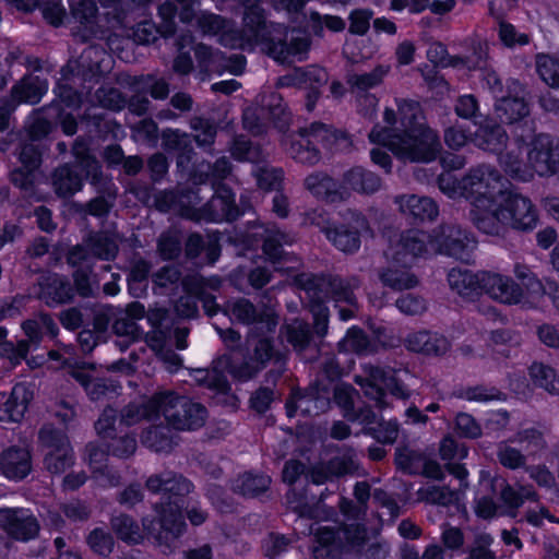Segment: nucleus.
I'll return each mask as SVG.
<instances>
[{
  "mask_svg": "<svg viewBox=\"0 0 559 559\" xmlns=\"http://www.w3.org/2000/svg\"><path fill=\"white\" fill-rule=\"evenodd\" d=\"M396 110L385 107L383 123L376 124L369 140L390 150L403 162L430 163L441 152L438 133L424 123V115L417 102L396 98Z\"/></svg>",
  "mask_w": 559,
  "mask_h": 559,
  "instance_id": "obj_1",
  "label": "nucleus"
},
{
  "mask_svg": "<svg viewBox=\"0 0 559 559\" xmlns=\"http://www.w3.org/2000/svg\"><path fill=\"white\" fill-rule=\"evenodd\" d=\"M146 487L152 492H163L164 497L160 506L155 507L157 518L143 519V526L160 546L170 548L171 543L183 532L182 497L191 491L192 485L182 476L165 472L151 476L146 480Z\"/></svg>",
  "mask_w": 559,
  "mask_h": 559,
  "instance_id": "obj_2",
  "label": "nucleus"
},
{
  "mask_svg": "<svg viewBox=\"0 0 559 559\" xmlns=\"http://www.w3.org/2000/svg\"><path fill=\"white\" fill-rule=\"evenodd\" d=\"M427 239L425 231L412 229L391 240L385 250L390 266L379 273L384 286L393 290L411 289L417 286L418 278L409 267L417 258L428 254Z\"/></svg>",
  "mask_w": 559,
  "mask_h": 559,
  "instance_id": "obj_3",
  "label": "nucleus"
},
{
  "mask_svg": "<svg viewBox=\"0 0 559 559\" xmlns=\"http://www.w3.org/2000/svg\"><path fill=\"white\" fill-rule=\"evenodd\" d=\"M200 202L201 199L195 191L180 192L178 195L171 191H165L156 198L158 210L166 212L174 209L181 216L194 221H231L238 215L234 193L224 186L215 190V194L207 204L199 206Z\"/></svg>",
  "mask_w": 559,
  "mask_h": 559,
  "instance_id": "obj_4",
  "label": "nucleus"
},
{
  "mask_svg": "<svg viewBox=\"0 0 559 559\" xmlns=\"http://www.w3.org/2000/svg\"><path fill=\"white\" fill-rule=\"evenodd\" d=\"M248 344L252 352L248 360L240 365L231 362L228 356H223L213 362L211 369H195L191 372L192 378L200 385L211 390L225 392L228 389V382L224 374L225 369L239 380H249L262 370L274 356L272 342L267 337L257 338L250 336Z\"/></svg>",
  "mask_w": 559,
  "mask_h": 559,
  "instance_id": "obj_5",
  "label": "nucleus"
},
{
  "mask_svg": "<svg viewBox=\"0 0 559 559\" xmlns=\"http://www.w3.org/2000/svg\"><path fill=\"white\" fill-rule=\"evenodd\" d=\"M486 219H481L479 231L489 236H504L509 228L523 231L537 226L538 214L532 201L507 190Z\"/></svg>",
  "mask_w": 559,
  "mask_h": 559,
  "instance_id": "obj_6",
  "label": "nucleus"
},
{
  "mask_svg": "<svg viewBox=\"0 0 559 559\" xmlns=\"http://www.w3.org/2000/svg\"><path fill=\"white\" fill-rule=\"evenodd\" d=\"M260 2L261 0H243L247 9L245 22L250 32L247 37L234 29L230 22L212 13H202L198 17V24L204 34L218 36L223 46L243 49L250 41L260 43L266 39L267 25L258 7Z\"/></svg>",
  "mask_w": 559,
  "mask_h": 559,
  "instance_id": "obj_7",
  "label": "nucleus"
},
{
  "mask_svg": "<svg viewBox=\"0 0 559 559\" xmlns=\"http://www.w3.org/2000/svg\"><path fill=\"white\" fill-rule=\"evenodd\" d=\"M465 185L471 203L469 218L478 229L481 219L487 218L508 189L499 170L486 164L471 168L465 176Z\"/></svg>",
  "mask_w": 559,
  "mask_h": 559,
  "instance_id": "obj_8",
  "label": "nucleus"
},
{
  "mask_svg": "<svg viewBox=\"0 0 559 559\" xmlns=\"http://www.w3.org/2000/svg\"><path fill=\"white\" fill-rule=\"evenodd\" d=\"M159 415L167 426L179 431H190L201 428L206 419V409L200 403L173 391L157 393Z\"/></svg>",
  "mask_w": 559,
  "mask_h": 559,
  "instance_id": "obj_9",
  "label": "nucleus"
},
{
  "mask_svg": "<svg viewBox=\"0 0 559 559\" xmlns=\"http://www.w3.org/2000/svg\"><path fill=\"white\" fill-rule=\"evenodd\" d=\"M365 373L366 377H356V382L360 385L365 395L373 401L378 408L383 409L390 406L385 390H389L391 395L401 400H407L411 396V391L397 376L396 371L366 366Z\"/></svg>",
  "mask_w": 559,
  "mask_h": 559,
  "instance_id": "obj_10",
  "label": "nucleus"
},
{
  "mask_svg": "<svg viewBox=\"0 0 559 559\" xmlns=\"http://www.w3.org/2000/svg\"><path fill=\"white\" fill-rule=\"evenodd\" d=\"M73 153L76 164L73 167L61 166L55 170L52 176L55 191L61 198L71 197L82 189L83 180L79 171H84L86 176H92L94 179L99 175L97 160L86 153L84 145L76 143Z\"/></svg>",
  "mask_w": 559,
  "mask_h": 559,
  "instance_id": "obj_11",
  "label": "nucleus"
},
{
  "mask_svg": "<svg viewBox=\"0 0 559 559\" xmlns=\"http://www.w3.org/2000/svg\"><path fill=\"white\" fill-rule=\"evenodd\" d=\"M308 219L310 224L319 226L326 238L343 252L357 251L360 247L359 236L369 230L366 218L353 211H347L345 216L348 226L341 225L331 228L325 225L322 215L317 212L309 214Z\"/></svg>",
  "mask_w": 559,
  "mask_h": 559,
  "instance_id": "obj_12",
  "label": "nucleus"
},
{
  "mask_svg": "<svg viewBox=\"0 0 559 559\" xmlns=\"http://www.w3.org/2000/svg\"><path fill=\"white\" fill-rule=\"evenodd\" d=\"M425 234L428 236L426 240L428 253L438 252L460 260H466L476 248L475 238L455 225H441L431 235Z\"/></svg>",
  "mask_w": 559,
  "mask_h": 559,
  "instance_id": "obj_13",
  "label": "nucleus"
},
{
  "mask_svg": "<svg viewBox=\"0 0 559 559\" xmlns=\"http://www.w3.org/2000/svg\"><path fill=\"white\" fill-rule=\"evenodd\" d=\"M480 283L481 293L492 300L507 306L521 305L527 308L524 289L509 275L481 271Z\"/></svg>",
  "mask_w": 559,
  "mask_h": 559,
  "instance_id": "obj_14",
  "label": "nucleus"
},
{
  "mask_svg": "<svg viewBox=\"0 0 559 559\" xmlns=\"http://www.w3.org/2000/svg\"><path fill=\"white\" fill-rule=\"evenodd\" d=\"M39 438L47 448L45 466L50 473L61 474L73 464V451L64 433L45 427L40 430Z\"/></svg>",
  "mask_w": 559,
  "mask_h": 559,
  "instance_id": "obj_15",
  "label": "nucleus"
},
{
  "mask_svg": "<svg viewBox=\"0 0 559 559\" xmlns=\"http://www.w3.org/2000/svg\"><path fill=\"white\" fill-rule=\"evenodd\" d=\"M0 528L16 540L28 542L38 535L40 525L28 509L1 508Z\"/></svg>",
  "mask_w": 559,
  "mask_h": 559,
  "instance_id": "obj_16",
  "label": "nucleus"
},
{
  "mask_svg": "<svg viewBox=\"0 0 559 559\" xmlns=\"http://www.w3.org/2000/svg\"><path fill=\"white\" fill-rule=\"evenodd\" d=\"M525 153L532 176L551 175L559 167V151L554 147L551 139L546 134L532 136Z\"/></svg>",
  "mask_w": 559,
  "mask_h": 559,
  "instance_id": "obj_17",
  "label": "nucleus"
},
{
  "mask_svg": "<svg viewBox=\"0 0 559 559\" xmlns=\"http://www.w3.org/2000/svg\"><path fill=\"white\" fill-rule=\"evenodd\" d=\"M227 311L239 322L254 324L261 331L272 332L277 325V318L273 308L265 306L255 308L247 299L229 302Z\"/></svg>",
  "mask_w": 559,
  "mask_h": 559,
  "instance_id": "obj_18",
  "label": "nucleus"
},
{
  "mask_svg": "<svg viewBox=\"0 0 559 559\" xmlns=\"http://www.w3.org/2000/svg\"><path fill=\"white\" fill-rule=\"evenodd\" d=\"M507 88L508 95L498 97L495 108L501 121L513 123L526 117L530 108L525 100V90L518 81H509Z\"/></svg>",
  "mask_w": 559,
  "mask_h": 559,
  "instance_id": "obj_19",
  "label": "nucleus"
},
{
  "mask_svg": "<svg viewBox=\"0 0 559 559\" xmlns=\"http://www.w3.org/2000/svg\"><path fill=\"white\" fill-rule=\"evenodd\" d=\"M527 143L521 136L507 145L506 152L501 151L499 153V164L504 171L510 177L522 181L532 179V171L525 153Z\"/></svg>",
  "mask_w": 559,
  "mask_h": 559,
  "instance_id": "obj_20",
  "label": "nucleus"
},
{
  "mask_svg": "<svg viewBox=\"0 0 559 559\" xmlns=\"http://www.w3.org/2000/svg\"><path fill=\"white\" fill-rule=\"evenodd\" d=\"M400 212L414 219L432 221L439 214L437 203L428 198L416 194H405L395 198Z\"/></svg>",
  "mask_w": 559,
  "mask_h": 559,
  "instance_id": "obj_21",
  "label": "nucleus"
},
{
  "mask_svg": "<svg viewBox=\"0 0 559 559\" xmlns=\"http://www.w3.org/2000/svg\"><path fill=\"white\" fill-rule=\"evenodd\" d=\"M85 460L100 487H115L120 483V475L108 468L106 464L107 453L99 447L90 443L86 447Z\"/></svg>",
  "mask_w": 559,
  "mask_h": 559,
  "instance_id": "obj_22",
  "label": "nucleus"
},
{
  "mask_svg": "<svg viewBox=\"0 0 559 559\" xmlns=\"http://www.w3.org/2000/svg\"><path fill=\"white\" fill-rule=\"evenodd\" d=\"M472 142L483 151L499 154L507 146L508 134L500 124L486 119L476 130Z\"/></svg>",
  "mask_w": 559,
  "mask_h": 559,
  "instance_id": "obj_23",
  "label": "nucleus"
},
{
  "mask_svg": "<svg viewBox=\"0 0 559 559\" xmlns=\"http://www.w3.org/2000/svg\"><path fill=\"white\" fill-rule=\"evenodd\" d=\"M404 344L408 350L426 355H441L449 349V342L444 336L428 331L409 333Z\"/></svg>",
  "mask_w": 559,
  "mask_h": 559,
  "instance_id": "obj_24",
  "label": "nucleus"
},
{
  "mask_svg": "<svg viewBox=\"0 0 559 559\" xmlns=\"http://www.w3.org/2000/svg\"><path fill=\"white\" fill-rule=\"evenodd\" d=\"M0 468L9 479H23L32 469L29 452L19 448L8 449L0 455Z\"/></svg>",
  "mask_w": 559,
  "mask_h": 559,
  "instance_id": "obj_25",
  "label": "nucleus"
},
{
  "mask_svg": "<svg viewBox=\"0 0 559 559\" xmlns=\"http://www.w3.org/2000/svg\"><path fill=\"white\" fill-rule=\"evenodd\" d=\"M309 48V40L306 36L295 35L293 32L289 36V44L285 41L270 40L267 45L269 55L278 62H290L295 59L302 60L304 55Z\"/></svg>",
  "mask_w": 559,
  "mask_h": 559,
  "instance_id": "obj_26",
  "label": "nucleus"
},
{
  "mask_svg": "<svg viewBox=\"0 0 559 559\" xmlns=\"http://www.w3.org/2000/svg\"><path fill=\"white\" fill-rule=\"evenodd\" d=\"M358 469V463L353 454H343L332 459L326 465L317 466L311 472L313 484L321 485L332 477L354 474Z\"/></svg>",
  "mask_w": 559,
  "mask_h": 559,
  "instance_id": "obj_27",
  "label": "nucleus"
},
{
  "mask_svg": "<svg viewBox=\"0 0 559 559\" xmlns=\"http://www.w3.org/2000/svg\"><path fill=\"white\" fill-rule=\"evenodd\" d=\"M33 399V390L25 383L16 384L10 397L0 408V421H19L23 418L29 402Z\"/></svg>",
  "mask_w": 559,
  "mask_h": 559,
  "instance_id": "obj_28",
  "label": "nucleus"
},
{
  "mask_svg": "<svg viewBox=\"0 0 559 559\" xmlns=\"http://www.w3.org/2000/svg\"><path fill=\"white\" fill-rule=\"evenodd\" d=\"M156 400L157 393H155L146 401L133 402L127 405L121 412L119 425L133 426L141 423L144 419H159V402H157Z\"/></svg>",
  "mask_w": 559,
  "mask_h": 559,
  "instance_id": "obj_29",
  "label": "nucleus"
},
{
  "mask_svg": "<svg viewBox=\"0 0 559 559\" xmlns=\"http://www.w3.org/2000/svg\"><path fill=\"white\" fill-rule=\"evenodd\" d=\"M330 405V400L326 394L320 395L317 392L310 391L306 394H294L286 403V411L289 417L294 416L297 411L305 415H318L325 412Z\"/></svg>",
  "mask_w": 559,
  "mask_h": 559,
  "instance_id": "obj_30",
  "label": "nucleus"
},
{
  "mask_svg": "<svg viewBox=\"0 0 559 559\" xmlns=\"http://www.w3.org/2000/svg\"><path fill=\"white\" fill-rule=\"evenodd\" d=\"M307 190L318 199L336 202L345 198L346 192L328 175L314 173L305 179Z\"/></svg>",
  "mask_w": 559,
  "mask_h": 559,
  "instance_id": "obj_31",
  "label": "nucleus"
},
{
  "mask_svg": "<svg viewBox=\"0 0 559 559\" xmlns=\"http://www.w3.org/2000/svg\"><path fill=\"white\" fill-rule=\"evenodd\" d=\"M481 272L472 273L467 270L452 269L448 274L450 288L460 296L467 298L481 293Z\"/></svg>",
  "mask_w": 559,
  "mask_h": 559,
  "instance_id": "obj_32",
  "label": "nucleus"
},
{
  "mask_svg": "<svg viewBox=\"0 0 559 559\" xmlns=\"http://www.w3.org/2000/svg\"><path fill=\"white\" fill-rule=\"evenodd\" d=\"M513 273L521 281L522 288L526 296L527 308L537 307L545 295V288L542 282L532 273L528 266L516 263Z\"/></svg>",
  "mask_w": 559,
  "mask_h": 559,
  "instance_id": "obj_33",
  "label": "nucleus"
},
{
  "mask_svg": "<svg viewBox=\"0 0 559 559\" xmlns=\"http://www.w3.org/2000/svg\"><path fill=\"white\" fill-rule=\"evenodd\" d=\"M293 241L294 237L276 228L266 229L263 241V252L274 265L282 259L290 260V258L284 255L283 246L290 245Z\"/></svg>",
  "mask_w": 559,
  "mask_h": 559,
  "instance_id": "obj_34",
  "label": "nucleus"
},
{
  "mask_svg": "<svg viewBox=\"0 0 559 559\" xmlns=\"http://www.w3.org/2000/svg\"><path fill=\"white\" fill-rule=\"evenodd\" d=\"M355 285L342 278H333L329 282L330 293L336 302H346L349 308H340V318L343 321L350 319L356 309V298L353 292Z\"/></svg>",
  "mask_w": 559,
  "mask_h": 559,
  "instance_id": "obj_35",
  "label": "nucleus"
},
{
  "mask_svg": "<svg viewBox=\"0 0 559 559\" xmlns=\"http://www.w3.org/2000/svg\"><path fill=\"white\" fill-rule=\"evenodd\" d=\"M344 183L362 193H373L381 187L380 178L371 171L356 167L346 173Z\"/></svg>",
  "mask_w": 559,
  "mask_h": 559,
  "instance_id": "obj_36",
  "label": "nucleus"
},
{
  "mask_svg": "<svg viewBox=\"0 0 559 559\" xmlns=\"http://www.w3.org/2000/svg\"><path fill=\"white\" fill-rule=\"evenodd\" d=\"M47 91V83L37 76L24 78L13 88V98L19 102L36 104Z\"/></svg>",
  "mask_w": 559,
  "mask_h": 559,
  "instance_id": "obj_37",
  "label": "nucleus"
},
{
  "mask_svg": "<svg viewBox=\"0 0 559 559\" xmlns=\"http://www.w3.org/2000/svg\"><path fill=\"white\" fill-rule=\"evenodd\" d=\"M390 72L389 66H377L370 72L353 73L348 75L347 83L355 92H366L379 86Z\"/></svg>",
  "mask_w": 559,
  "mask_h": 559,
  "instance_id": "obj_38",
  "label": "nucleus"
},
{
  "mask_svg": "<svg viewBox=\"0 0 559 559\" xmlns=\"http://www.w3.org/2000/svg\"><path fill=\"white\" fill-rule=\"evenodd\" d=\"M86 246L93 257L102 260L114 259L118 252V236L114 234H95L86 239Z\"/></svg>",
  "mask_w": 559,
  "mask_h": 559,
  "instance_id": "obj_39",
  "label": "nucleus"
},
{
  "mask_svg": "<svg viewBox=\"0 0 559 559\" xmlns=\"http://www.w3.org/2000/svg\"><path fill=\"white\" fill-rule=\"evenodd\" d=\"M169 428L168 426L147 428L142 433V443L155 452H169L175 445Z\"/></svg>",
  "mask_w": 559,
  "mask_h": 559,
  "instance_id": "obj_40",
  "label": "nucleus"
},
{
  "mask_svg": "<svg viewBox=\"0 0 559 559\" xmlns=\"http://www.w3.org/2000/svg\"><path fill=\"white\" fill-rule=\"evenodd\" d=\"M110 524L116 535L124 543L140 544L144 538L139 524L129 515H117L111 519Z\"/></svg>",
  "mask_w": 559,
  "mask_h": 559,
  "instance_id": "obj_41",
  "label": "nucleus"
},
{
  "mask_svg": "<svg viewBox=\"0 0 559 559\" xmlns=\"http://www.w3.org/2000/svg\"><path fill=\"white\" fill-rule=\"evenodd\" d=\"M304 88H309L307 95L306 107L309 111L314 108L316 102L319 97V87L328 82V73L324 69L319 67H308L304 69L302 78Z\"/></svg>",
  "mask_w": 559,
  "mask_h": 559,
  "instance_id": "obj_42",
  "label": "nucleus"
},
{
  "mask_svg": "<svg viewBox=\"0 0 559 559\" xmlns=\"http://www.w3.org/2000/svg\"><path fill=\"white\" fill-rule=\"evenodd\" d=\"M195 58L203 69L200 73V79L204 81L209 72H219L226 68L224 63V56L219 51H213L210 47L199 44L194 48Z\"/></svg>",
  "mask_w": 559,
  "mask_h": 559,
  "instance_id": "obj_43",
  "label": "nucleus"
},
{
  "mask_svg": "<svg viewBox=\"0 0 559 559\" xmlns=\"http://www.w3.org/2000/svg\"><path fill=\"white\" fill-rule=\"evenodd\" d=\"M530 377L535 385L551 394L559 393V376L551 367L534 362L530 368Z\"/></svg>",
  "mask_w": 559,
  "mask_h": 559,
  "instance_id": "obj_44",
  "label": "nucleus"
},
{
  "mask_svg": "<svg viewBox=\"0 0 559 559\" xmlns=\"http://www.w3.org/2000/svg\"><path fill=\"white\" fill-rule=\"evenodd\" d=\"M488 66V44L480 40L473 43L471 53L457 56L456 68L460 69L483 71Z\"/></svg>",
  "mask_w": 559,
  "mask_h": 559,
  "instance_id": "obj_45",
  "label": "nucleus"
},
{
  "mask_svg": "<svg viewBox=\"0 0 559 559\" xmlns=\"http://www.w3.org/2000/svg\"><path fill=\"white\" fill-rule=\"evenodd\" d=\"M46 282L43 294L47 304H62L71 298L70 283L63 277L53 274Z\"/></svg>",
  "mask_w": 559,
  "mask_h": 559,
  "instance_id": "obj_46",
  "label": "nucleus"
},
{
  "mask_svg": "<svg viewBox=\"0 0 559 559\" xmlns=\"http://www.w3.org/2000/svg\"><path fill=\"white\" fill-rule=\"evenodd\" d=\"M301 138L307 139L308 144H331L338 142L340 140H346V136L342 132L332 131L328 126L323 123H312L309 128L299 131Z\"/></svg>",
  "mask_w": 559,
  "mask_h": 559,
  "instance_id": "obj_47",
  "label": "nucleus"
},
{
  "mask_svg": "<svg viewBox=\"0 0 559 559\" xmlns=\"http://www.w3.org/2000/svg\"><path fill=\"white\" fill-rule=\"evenodd\" d=\"M270 484L271 479L266 475L246 473L235 480L234 488L243 496H255L265 491Z\"/></svg>",
  "mask_w": 559,
  "mask_h": 559,
  "instance_id": "obj_48",
  "label": "nucleus"
},
{
  "mask_svg": "<svg viewBox=\"0 0 559 559\" xmlns=\"http://www.w3.org/2000/svg\"><path fill=\"white\" fill-rule=\"evenodd\" d=\"M97 7L93 0H83L72 7L73 19L88 34H95Z\"/></svg>",
  "mask_w": 559,
  "mask_h": 559,
  "instance_id": "obj_49",
  "label": "nucleus"
},
{
  "mask_svg": "<svg viewBox=\"0 0 559 559\" xmlns=\"http://www.w3.org/2000/svg\"><path fill=\"white\" fill-rule=\"evenodd\" d=\"M500 496L503 503L512 510L522 507L526 500H537V493L531 486H519L518 488L506 486Z\"/></svg>",
  "mask_w": 559,
  "mask_h": 559,
  "instance_id": "obj_50",
  "label": "nucleus"
},
{
  "mask_svg": "<svg viewBox=\"0 0 559 559\" xmlns=\"http://www.w3.org/2000/svg\"><path fill=\"white\" fill-rule=\"evenodd\" d=\"M262 104L267 108L270 117L273 119L275 126L280 130H285L290 120V115L283 104L282 96L276 93H271L267 97L262 99Z\"/></svg>",
  "mask_w": 559,
  "mask_h": 559,
  "instance_id": "obj_51",
  "label": "nucleus"
},
{
  "mask_svg": "<svg viewBox=\"0 0 559 559\" xmlns=\"http://www.w3.org/2000/svg\"><path fill=\"white\" fill-rule=\"evenodd\" d=\"M338 348L344 353L366 354L369 352L370 342L360 329L352 328L340 341Z\"/></svg>",
  "mask_w": 559,
  "mask_h": 559,
  "instance_id": "obj_52",
  "label": "nucleus"
},
{
  "mask_svg": "<svg viewBox=\"0 0 559 559\" xmlns=\"http://www.w3.org/2000/svg\"><path fill=\"white\" fill-rule=\"evenodd\" d=\"M536 69L540 79L549 86L559 88V62L548 56L538 55L536 57Z\"/></svg>",
  "mask_w": 559,
  "mask_h": 559,
  "instance_id": "obj_53",
  "label": "nucleus"
},
{
  "mask_svg": "<svg viewBox=\"0 0 559 559\" xmlns=\"http://www.w3.org/2000/svg\"><path fill=\"white\" fill-rule=\"evenodd\" d=\"M72 376L84 386L90 399L93 401H98L109 393V386L102 379H93L84 370L73 371Z\"/></svg>",
  "mask_w": 559,
  "mask_h": 559,
  "instance_id": "obj_54",
  "label": "nucleus"
},
{
  "mask_svg": "<svg viewBox=\"0 0 559 559\" xmlns=\"http://www.w3.org/2000/svg\"><path fill=\"white\" fill-rule=\"evenodd\" d=\"M440 190L451 199L465 198L467 200V191L465 190V176L457 179L452 173L445 171L438 179Z\"/></svg>",
  "mask_w": 559,
  "mask_h": 559,
  "instance_id": "obj_55",
  "label": "nucleus"
},
{
  "mask_svg": "<svg viewBox=\"0 0 559 559\" xmlns=\"http://www.w3.org/2000/svg\"><path fill=\"white\" fill-rule=\"evenodd\" d=\"M286 338L297 350H302L309 343L310 330L307 323L295 320L287 324Z\"/></svg>",
  "mask_w": 559,
  "mask_h": 559,
  "instance_id": "obj_56",
  "label": "nucleus"
},
{
  "mask_svg": "<svg viewBox=\"0 0 559 559\" xmlns=\"http://www.w3.org/2000/svg\"><path fill=\"white\" fill-rule=\"evenodd\" d=\"M498 460L507 468L516 469L524 467L526 457L522 452L507 442H502L498 448Z\"/></svg>",
  "mask_w": 559,
  "mask_h": 559,
  "instance_id": "obj_57",
  "label": "nucleus"
},
{
  "mask_svg": "<svg viewBox=\"0 0 559 559\" xmlns=\"http://www.w3.org/2000/svg\"><path fill=\"white\" fill-rule=\"evenodd\" d=\"M29 352L28 342L21 340L16 344L8 341L0 345V357L7 358L12 367L21 364Z\"/></svg>",
  "mask_w": 559,
  "mask_h": 559,
  "instance_id": "obj_58",
  "label": "nucleus"
},
{
  "mask_svg": "<svg viewBox=\"0 0 559 559\" xmlns=\"http://www.w3.org/2000/svg\"><path fill=\"white\" fill-rule=\"evenodd\" d=\"M86 542L94 552L102 556H108L114 549L112 536L103 528L93 530Z\"/></svg>",
  "mask_w": 559,
  "mask_h": 559,
  "instance_id": "obj_59",
  "label": "nucleus"
},
{
  "mask_svg": "<svg viewBox=\"0 0 559 559\" xmlns=\"http://www.w3.org/2000/svg\"><path fill=\"white\" fill-rule=\"evenodd\" d=\"M460 492L451 490L448 487L433 486L426 490L425 498L427 501L439 506H451L460 502Z\"/></svg>",
  "mask_w": 559,
  "mask_h": 559,
  "instance_id": "obj_60",
  "label": "nucleus"
},
{
  "mask_svg": "<svg viewBox=\"0 0 559 559\" xmlns=\"http://www.w3.org/2000/svg\"><path fill=\"white\" fill-rule=\"evenodd\" d=\"M500 395V392L495 388L477 385L463 389L457 396L469 402H488L499 400Z\"/></svg>",
  "mask_w": 559,
  "mask_h": 559,
  "instance_id": "obj_61",
  "label": "nucleus"
},
{
  "mask_svg": "<svg viewBox=\"0 0 559 559\" xmlns=\"http://www.w3.org/2000/svg\"><path fill=\"white\" fill-rule=\"evenodd\" d=\"M455 429L461 437L478 438L481 435V428L475 418L466 413H460L455 418Z\"/></svg>",
  "mask_w": 559,
  "mask_h": 559,
  "instance_id": "obj_62",
  "label": "nucleus"
},
{
  "mask_svg": "<svg viewBox=\"0 0 559 559\" xmlns=\"http://www.w3.org/2000/svg\"><path fill=\"white\" fill-rule=\"evenodd\" d=\"M255 176L260 188L272 190L280 187L283 179V171L281 169L263 166L258 168Z\"/></svg>",
  "mask_w": 559,
  "mask_h": 559,
  "instance_id": "obj_63",
  "label": "nucleus"
},
{
  "mask_svg": "<svg viewBox=\"0 0 559 559\" xmlns=\"http://www.w3.org/2000/svg\"><path fill=\"white\" fill-rule=\"evenodd\" d=\"M511 441L524 444V449L532 453L543 449L546 444L543 435L535 429L520 431Z\"/></svg>",
  "mask_w": 559,
  "mask_h": 559,
  "instance_id": "obj_64",
  "label": "nucleus"
}]
</instances>
